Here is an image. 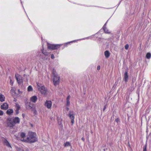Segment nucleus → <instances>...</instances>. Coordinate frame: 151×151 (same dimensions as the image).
<instances>
[{
  "instance_id": "obj_23",
  "label": "nucleus",
  "mask_w": 151,
  "mask_h": 151,
  "mask_svg": "<svg viewBox=\"0 0 151 151\" xmlns=\"http://www.w3.org/2000/svg\"><path fill=\"white\" fill-rule=\"evenodd\" d=\"M64 145L65 147H68L70 146V144L69 142H67L64 144Z\"/></svg>"
},
{
  "instance_id": "obj_11",
  "label": "nucleus",
  "mask_w": 151,
  "mask_h": 151,
  "mask_svg": "<svg viewBox=\"0 0 151 151\" xmlns=\"http://www.w3.org/2000/svg\"><path fill=\"white\" fill-rule=\"evenodd\" d=\"M12 119L13 121V122L14 124V125L16 124H19L20 122V119L18 117H15L14 118Z\"/></svg>"
},
{
  "instance_id": "obj_25",
  "label": "nucleus",
  "mask_w": 151,
  "mask_h": 151,
  "mask_svg": "<svg viewBox=\"0 0 151 151\" xmlns=\"http://www.w3.org/2000/svg\"><path fill=\"white\" fill-rule=\"evenodd\" d=\"M104 32L107 33H109V30L106 28H104Z\"/></svg>"
},
{
  "instance_id": "obj_5",
  "label": "nucleus",
  "mask_w": 151,
  "mask_h": 151,
  "mask_svg": "<svg viewBox=\"0 0 151 151\" xmlns=\"http://www.w3.org/2000/svg\"><path fill=\"white\" fill-rule=\"evenodd\" d=\"M6 123L8 127H12L15 126L12 119L10 117L8 118Z\"/></svg>"
},
{
  "instance_id": "obj_12",
  "label": "nucleus",
  "mask_w": 151,
  "mask_h": 151,
  "mask_svg": "<svg viewBox=\"0 0 151 151\" xmlns=\"http://www.w3.org/2000/svg\"><path fill=\"white\" fill-rule=\"evenodd\" d=\"M128 76L127 71H125L124 75V78L125 82H127L128 81Z\"/></svg>"
},
{
  "instance_id": "obj_38",
  "label": "nucleus",
  "mask_w": 151,
  "mask_h": 151,
  "mask_svg": "<svg viewBox=\"0 0 151 151\" xmlns=\"http://www.w3.org/2000/svg\"><path fill=\"white\" fill-rule=\"evenodd\" d=\"M106 108V106H104V110Z\"/></svg>"
},
{
  "instance_id": "obj_13",
  "label": "nucleus",
  "mask_w": 151,
  "mask_h": 151,
  "mask_svg": "<svg viewBox=\"0 0 151 151\" xmlns=\"http://www.w3.org/2000/svg\"><path fill=\"white\" fill-rule=\"evenodd\" d=\"M70 95H68L67 96L66 98V106H68L70 105V102L69 101V100L70 98Z\"/></svg>"
},
{
  "instance_id": "obj_37",
  "label": "nucleus",
  "mask_w": 151,
  "mask_h": 151,
  "mask_svg": "<svg viewBox=\"0 0 151 151\" xmlns=\"http://www.w3.org/2000/svg\"><path fill=\"white\" fill-rule=\"evenodd\" d=\"M66 109L67 111H68L69 110V108L68 107V106H67L66 108Z\"/></svg>"
},
{
  "instance_id": "obj_22",
  "label": "nucleus",
  "mask_w": 151,
  "mask_h": 151,
  "mask_svg": "<svg viewBox=\"0 0 151 151\" xmlns=\"http://www.w3.org/2000/svg\"><path fill=\"white\" fill-rule=\"evenodd\" d=\"M27 90L29 91H32L33 89L32 86H29L27 88Z\"/></svg>"
},
{
  "instance_id": "obj_31",
  "label": "nucleus",
  "mask_w": 151,
  "mask_h": 151,
  "mask_svg": "<svg viewBox=\"0 0 151 151\" xmlns=\"http://www.w3.org/2000/svg\"><path fill=\"white\" fill-rule=\"evenodd\" d=\"M55 58L53 54H52L51 55V58L52 59H54Z\"/></svg>"
},
{
  "instance_id": "obj_36",
  "label": "nucleus",
  "mask_w": 151,
  "mask_h": 151,
  "mask_svg": "<svg viewBox=\"0 0 151 151\" xmlns=\"http://www.w3.org/2000/svg\"><path fill=\"white\" fill-rule=\"evenodd\" d=\"M81 139L83 140V141H84L85 140V139L84 137H82L81 138Z\"/></svg>"
},
{
  "instance_id": "obj_26",
  "label": "nucleus",
  "mask_w": 151,
  "mask_h": 151,
  "mask_svg": "<svg viewBox=\"0 0 151 151\" xmlns=\"http://www.w3.org/2000/svg\"><path fill=\"white\" fill-rule=\"evenodd\" d=\"M20 136L22 138H23L25 137V134L23 132H22Z\"/></svg>"
},
{
  "instance_id": "obj_15",
  "label": "nucleus",
  "mask_w": 151,
  "mask_h": 151,
  "mask_svg": "<svg viewBox=\"0 0 151 151\" xmlns=\"http://www.w3.org/2000/svg\"><path fill=\"white\" fill-rule=\"evenodd\" d=\"M37 99V96H33L31 98L30 100L31 101L35 103Z\"/></svg>"
},
{
  "instance_id": "obj_2",
  "label": "nucleus",
  "mask_w": 151,
  "mask_h": 151,
  "mask_svg": "<svg viewBox=\"0 0 151 151\" xmlns=\"http://www.w3.org/2000/svg\"><path fill=\"white\" fill-rule=\"evenodd\" d=\"M52 74L53 76V81L54 85L56 86L58 85L60 82V77L53 70Z\"/></svg>"
},
{
  "instance_id": "obj_33",
  "label": "nucleus",
  "mask_w": 151,
  "mask_h": 151,
  "mask_svg": "<svg viewBox=\"0 0 151 151\" xmlns=\"http://www.w3.org/2000/svg\"><path fill=\"white\" fill-rule=\"evenodd\" d=\"M143 151H147L146 150V147L145 146L143 148Z\"/></svg>"
},
{
  "instance_id": "obj_17",
  "label": "nucleus",
  "mask_w": 151,
  "mask_h": 151,
  "mask_svg": "<svg viewBox=\"0 0 151 151\" xmlns=\"http://www.w3.org/2000/svg\"><path fill=\"white\" fill-rule=\"evenodd\" d=\"M5 97L3 95L0 94V101L1 102H3L4 101Z\"/></svg>"
},
{
  "instance_id": "obj_35",
  "label": "nucleus",
  "mask_w": 151,
  "mask_h": 151,
  "mask_svg": "<svg viewBox=\"0 0 151 151\" xmlns=\"http://www.w3.org/2000/svg\"><path fill=\"white\" fill-rule=\"evenodd\" d=\"M106 22L105 24H104V26H103V29H104V28H105L106 27Z\"/></svg>"
},
{
  "instance_id": "obj_20",
  "label": "nucleus",
  "mask_w": 151,
  "mask_h": 151,
  "mask_svg": "<svg viewBox=\"0 0 151 151\" xmlns=\"http://www.w3.org/2000/svg\"><path fill=\"white\" fill-rule=\"evenodd\" d=\"M42 52L45 55L47 56L48 55V53L47 52V51L44 50H42Z\"/></svg>"
},
{
  "instance_id": "obj_32",
  "label": "nucleus",
  "mask_w": 151,
  "mask_h": 151,
  "mask_svg": "<svg viewBox=\"0 0 151 151\" xmlns=\"http://www.w3.org/2000/svg\"><path fill=\"white\" fill-rule=\"evenodd\" d=\"M115 121L118 123L119 122V119L118 118H117L115 120Z\"/></svg>"
},
{
  "instance_id": "obj_34",
  "label": "nucleus",
  "mask_w": 151,
  "mask_h": 151,
  "mask_svg": "<svg viewBox=\"0 0 151 151\" xmlns=\"http://www.w3.org/2000/svg\"><path fill=\"white\" fill-rule=\"evenodd\" d=\"M100 69V66H98L97 67V69L98 70H99Z\"/></svg>"
},
{
  "instance_id": "obj_28",
  "label": "nucleus",
  "mask_w": 151,
  "mask_h": 151,
  "mask_svg": "<svg viewBox=\"0 0 151 151\" xmlns=\"http://www.w3.org/2000/svg\"><path fill=\"white\" fill-rule=\"evenodd\" d=\"M32 110L33 111L34 113L35 114H36L37 113V111L35 108H32Z\"/></svg>"
},
{
  "instance_id": "obj_6",
  "label": "nucleus",
  "mask_w": 151,
  "mask_h": 151,
  "mask_svg": "<svg viewBox=\"0 0 151 151\" xmlns=\"http://www.w3.org/2000/svg\"><path fill=\"white\" fill-rule=\"evenodd\" d=\"M52 105V101L50 100H46L44 104L45 106L48 109H51Z\"/></svg>"
},
{
  "instance_id": "obj_3",
  "label": "nucleus",
  "mask_w": 151,
  "mask_h": 151,
  "mask_svg": "<svg viewBox=\"0 0 151 151\" xmlns=\"http://www.w3.org/2000/svg\"><path fill=\"white\" fill-rule=\"evenodd\" d=\"M37 85V88L38 90L41 94L44 96H46L47 94V89L43 85L39 86Z\"/></svg>"
},
{
  "instance_id": "obj_41",
  "label": "nucleus",
  "mask_w": 151,
  "mask_h": 151,
  "mask_svg": "<svg viewBox=\"0 0 151 151\" xmlns=\"http://www.w3.org/2000/svg\"><path fill=\"white\" fill-rule=\"evenodd\" d=\"M22 115H23V116H24V115H23V114H22Z\"/></svg>"
},
{
  "instance_id": "obj_19",
  "label": "nucleus",
  "mask_w": 151,
  "mask_h": 151,
  "mask_svg": "<svg viewBox=\"0 0 151 151\" xmlns=\"http://www.w3.org/2000/svg\"><path fill=\"white\" fill-rule=\"evenodd\" d=\"M104 55L106 58H108L110 55V53L108 51H106L104 52Z\"/></svg>"
},
{
  "instance_id": "obj_14",
  "label": "nucleus",
  "mask_w": 151,
  "mask_h": 151,
  "mask_svg": "<svg viewBox=\"0 0 151 151\" xmlns=\"http://www.w3.org/2000/svg\"><path fill=\"white\" fill-rule=\"evenodd\" d=\"M15 104L16 108V113L17 114H18L19 113V110L20 108V106L17 103H16Z\"/></svg>"
},
{
  "instance_id": "obj_7",
  "label": "nucleus",
  "mask_w": 151,
  "mask_h": 151,
  "mask_svg": "<svg viewBox=\"0 0 151 151\" xmlns=\"http://www.w3.org/2000/svg\"><path fill=\"white\" fill-rule=\"evenodd\" d=\"M25 105L27 109H30L32 108L33 104L29 102H27L25 103Z\"/></svg>"
},
{
  "instance_id": "obj_24",
  "label": "nucleus",
  "mask_w": 151,
  "mask_h": 151,
  "mask_svg": "<svg viewBox=\"0 0 151 151\" xmlns=\"http://www.w3.org/2000/svg\"><path fill=\"white\" fill-rule=\"evenodd\" d=\"M11 91L12 93H16L15 92V89L13 87H12V89L11 90Z\"/></svg>"
},
{
  "instance_id": "obj_40",
  "label": "nucleus",
  "mask_w": 151,
  "mask_h": 151,
  "mask_svg": "<svg viewBox=\"0 0 151 151\" xmlns=\"http://www.w3.org/2000/svg\"><path fill=\"white\" fill-rule=\"evenodd\" d=\"M18 92H19V91H19V90H18Z\"/></svg>"
},
{
  "instance_id": "obj_18",
  "label": "nucleus",
  "mask_w": 151,
  "mask_h": 151,
  "mask_svg": "<svg viewBox=\"0 0 151 151\" xmlns=\"http://www.w3.org/2000/svg\"><path fill=\"white\" fill-rule=\"evenodd\" d=\"M13 112V111L12 109H8L6 113L9 115H10Z\"/></svg>"
},
{
  "instance_id": "obj_42",
  "label": "nucleus",
  "mask_w": 151,
  "mask_h": 151,
  "mask_svg": "<svg viewBox=\"0 0 151 151\" xmlns=\"http://www.w3.org/2000/svg\"><path fill=\"white\" fill-rule=\"evenodd\" d=\"M22 115H23V116H24V115H23V114H22Z\"/></svg>"
},
{
  "instance_id": "obj_9",
  "label": "nucleus",
  "mask_w": 151,
  "mask_h": 151,
  "mask_svg": "<svg viewBox=\"0 0 151 151\" xmlns=\"http://www.w3.org/2000/svg\"><path fill=\"white\" fill-rule=\"evenodd\" d=\"M68 116L71 120V122L73 124L74 122V115L73 113V112L70 111Z\"/></svg>"
},
{
  "instance_id": "obj_39",
  "label": "nucleus",
  "mask_w": 151,
  "mask_h": 151,
  "mask_svg": "<svg viewBox=\"0 0 151 151\" xmlns=\"http://www.w3.org/2000/svg\"><path fill=\"white\" fill-rule=\"evenodd\" d=\"M14 101H16V99H14Z\"/></svg>"
},
{
  "instance_id": "obj_16",
  "label": "nucleus",
  "mask_w": 151,
  "mask_h": 151,
  "mask_svg": "<svg viewBox=\"0 0 151 151\" xmlns=\"http://www.w3.org/2000/svg\"><path fill=\"white\" fill-rule=\"evenodd\" d=\"M4 144L7 147H11L10 144L6 139H5L4 141Z\"/></svg>"
},
{
  "instance_id": "obj_21",
  "label": "nucleus",
  "mask_w": 151,
  "mask_h": 151,
  "mask_svg": "<svg viewBox=\"0 0 151 151\" xmlns=\"http://www.w3.org/2000/svg\"><path fill=\"white\" fill-rule=\"evenodd\" d=\"M151 57V54L150 52L147 53L146 55V58L148 59H149Z\"/></svg>"
},
{
  "instance_id": "obj_8",
  "label": "nucleus",
  "mask_w": 151,
  "mask_h": 151,
  "mask_svg": "<svg viewBox=\"0 0 151 151\" xmlns=\"http://www.w3.org/2000/svg\"><path fill=\"white\" fill-rule=\"evenodd\" d=\"M15 76L18 83L19 84H21L23 81L22 77L20 76L17 74H15Z\"/></svg>"
},
{
  "instance_id": "obj_4",
  "label": "nucleus",
  "mask_w": 151,
  "mask_h": 151,
  "mask_svg": "<svg viewBox=\"0 0 151 151\" xmlns=\"http://www.w3.org/2000/svg\"><path fill=\"white\" fill-rule=\"evenodd\" d=\"M60 44H52L47 43V46L48 49L52 50H56L60 47V46L61 45Z\"/></svg>"
},
{
  "instance_id": "obj_30",
  "label": "nucleus",
  "mask_w": 151,
  "mask_h": 151,
  "mask_svg": "<svg viewBox=\"0 0 151 151\" xmlns=\"http://www.w3.org/2000/svg\"><path fill=\"white\" fill-rule=\"evenodd\" d=\"M3 111L1 110H0V115L1 116V115H3Z\"/></svg>"
},
{
  "instance_id": "obj_10",
  "label": "nucleus",
  "mask_w": 151,
  "mask_h": 151,
  "mask_svg": "<svg viewBox=\"0 0 151 151\" xmlns=\"http://www.w3.org/2000/svg\"><path fill=\"white\" fill-rule=\"evenodd\" d=\"M8 108V104L6 103H4L1 106V108L3 110H6Z\"/></svg>"
},
{
  "instance_id": "obj_27",
  "label": "nucleus",
  "mask_w": 151,
  "mask_h": 151,
  "mask_svg": "<svg viewBox=\"0 0 151 151\" xmlns=\"http://www.w3.org/2000/svg\"><path fill=\"white\" fill-rule=\"evenodd\" d=\"M129 45L127 44L125 46V48L126 50H127L129 48Z\"/></svg>"
},
{
  "instance_id": "obj_29",
  "label": "nucleus",
  "mask_w": 151,
  "mask_h": 151,
  "mask_svg": "<svg viewBox=\"0 0 151 151\" xmlns=\"http://www.w3.org/2000/svg\"><path fill=\"white\" fill-rule=\"evenodd\" d=\"M10 83L11 85L12 86L13 84V82L12 81L11 79H10Z\"/></svg>"
},
{
  "instance_id": "obj_1",
  "label": "nucleus",
  "mask_w": 151,
  "mask_h": 151,
  "mask_svg": "<svg viewBox=\"0 0 151 151\" xmlns=\"http://www.w3.org/2000/svg\"><path fill=\"white\" fill-rule=\"evenodd\" d=\"M36 134L35 133L32 132H29L28 137L25 140L27 142H34L37 141V138L36 137ZM22 141H25L24 139L22 140Z\"/></svg>"
}]
</instances>
